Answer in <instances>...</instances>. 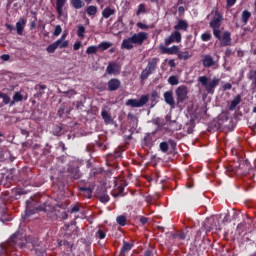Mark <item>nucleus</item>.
I'll list each match as a JSON object with an SVG mask.
<instances>
[{"label": "nucleus", "instance_id": "1", "mask_svg": "<svg viewBox=\"0 0 256 256\" xmlns=\"http://www.w3.org/2000/svg\"><path fill=\"white\" fill-rule=\"evenodd\" d=\"M25 245H27V238H25V235L21 232H15L10 236L8 241L5 242L4 244H1L0 247L6 253H9V251H15L17 247L23 249Z\"/></svg>", "mask_w": 256, "mask_h": 256}, {"label": "nucleus", "instance_id": "2", "mask_svg": "<svg viewBox=\"0 0 256 256\" xmlns=\"http://www.w3.org/2000/svg\"><path fill=\"white\" fill-rule=\"evenodd\" d=\"M149 34L147 32H139L137 34H133L131 37L124 39L121 44V49H127V51H131L133 49V45H143Z\"/></svg>", "mask_w": 256, "mask_h": 256}, {"label": "nucleus", "instance_id": "3", "mask_svg": "<svg viewBox=\"0 0 256 256\" xmlns=\"http://www.w3.org/2000/svg\"><path fill=\"white\" fill-rule=\"evenodd\" d=\"M198 82L205 89L208 95H213L215 93V89H217L219 83H221V79L217 77H213L211 79L207 76H200L198 77Z\"/></svg>", "mask_w": 256, "mask_h": 256}, {"label": "nucleus", "instance_id": "4", "mask_svg": "<svg viewBox=\"0 0 256 256\" xmlns=\"http://www.w3.org/2000/svg\"><path fill=\"white\" fill-rule=\"evenodd\" d=\"M57 171L60 177H65V173H67L71 179H81V171L78 166L68 165L67 169L58 167Z\"/></svg>", "mask_w": 256, "mask_h": 256}, {"label": "nucleus", "instance_id": "5", "mask_svg": "<svg viewBox=\"0 0 256 256\" xmlns=\"http://www.w3.org/2000/svg\"><path fill=\"white\" fill-rule=\"evenodd\" d=\"M157 63H159V58H152L148 62L146 68L140 74L141 81L149 79V75H152V73L157 70Z\"/></svg>", "mask_w": 256, "mask_h": 256}, {"label": "nucleus", "instance_id": "6", "mask_svg": "<svg viewBox=\"0 0 256 256\" xmlns=\"http://www.w3.org/2000/svg\"><path fill=\"white\" fill-rule=\"evenodd\" d=\"M35 201L34 200H27L26 201V215L31 216V215H35L36 211H44L45 213H47L48 209L47 207H43V206H38L35 207Z\"/></svg>", "mask_w": 256, "mask_h": 256}, {"label": "nucleus", "instance_id": "7", "mask_svg": "<svg viewBox=\"0 0 256 256\" xmlns=\"http://www.w3.org/2000/svg\"><path fill=\"white\" fill-rule=\"evenodd\" d=\"M147 103H149V96H147V95H142L139 100L128 99L126 101V105L128 107H134V108L135 107L136 108L143 107L144 105H147Z\"/></svg>", "mask_w": 256, "mask_h": 256}, {"label": "nucleus", "instance_id": "8", "mask_svg": "<svg viewBox=\"0 0 256 256\" xmlns=\"http://www.w3.org/2000/svg\"><path fill=\"white\" fill-rule=\"evenodd\" d=\"M175 94H176V99H177V103H183L184 101H187V99H189L188 95V91H187V86L185 85H181L179 86L176 90H175Z\"/></svg>", "mask_w": 256, "mask_h": 256}, {"label": "nucleus", "instance_id": "9", "mask_svg": "<svg viewBox=\"0 0 256 256\" xmlns=\"http://www.w3.org/2000/svg\"><path fill=\"white\" fill-rule=\"evenodd\" d=\"M221 21H223V15L219 11L215 12L214 17L211 19L209 25L211 29H221Z\"/></svg>", "mask_w": 256, "mask_h": 256}, {"label": "nucleus", "instance_id": "10", "mask_svg": "<svg viewBox=\"0 0 256 256\" xmlns=\"http://www.w3.org/2000/svg\"><path fill=\"white\" fill-rule=\"evenodd\" d=\"M181 39V32L174 31L168 38L165 39V45L169 46L171 43H181Z\"/></svg>", "mask_w": 256, "mask_h": 256}, {"label": "nucleus", "instance_id": "11", "mask_svg": "<svg viewBox=\"0 0 256 256\" xmlns=\"http://www.w3.org/2000/svg\"><path fill=\"white\" fill-rule=\"evenodd\" d=\"M202 65L206 69H209V68L215 66V59L213 58V56H211L209 54H204V55H202Z\"/></svg>", "mask_w": 256, "mask_h": 256}, {"label": "nucleus", "instance_id": "12", "mask_svg": "<svg viewBox=\"0 0 256 256\" xmlns=\"http://www.w3.org/2000/svg\"><path fill=\"white\" fill-rule=\"evenodd\" d=\"M121 67H119V64L117 62H109L107 68H106V73L108 75H115L116 73H120Z\"/></svg>", "mask_w": 256, "mask_h": 256}, {"label": "nucleus", "instance_id": "13", "mask_svg": "<svg viewBox=\"0 0 256 256\" xmlns=\"http://www.w3.org/2000/svg\"><path fill=\"white\" fill-rule=\"evenodd\" d=\"M160 51H161V53L166 54V55H178L179 54V46L173 45L170 48H167L165 46H160Z\"/></svg>", "mask_w": 256, "mask_h": 256}, {"label": "nucleus", "instance_id": "14", "mask_svg": "<svg viewBox=\"0 0 256 256\" xmlns=\"http://www.w3.org/2000/svg\"><path fill=\"white\" fill-rule=\"evenodd\" d=\"M0 99L3 100L2 103H0V107H5V105H9V107L15 106V101H12L7 93L0 92Z\"/></svg>", "mask_w": 256, "mask_h": 256}, {"label": "nucleus", "instance_id": "15", "mask_svg": "<svg viewBox=\"0 0 256 256\" xmlns=\"http://www.w3.org/2000/svg\"><path fill=\"white\" fill-rule=\"evenodd\" d=\"M121 87V80L112 78L108 81V91H117Z\"/></svg>", "mask_w": 256, "mask_h": 256}, {"label": "nucleus", "instance_id": "16", "mask_svg": "<svg viewBox=\"0 0 256 256\" xmlns=\"http://www.w3.org/2000/svg\"><path fill=\"white\" fill-rule=\"evenodd\" d=\"M221 47H229L231 45V32L225 31L221 37Z\"/></svg>", "mask_w": 256, "mask_h": 256}, {"label": "nucleus", "instance_id": "17", "mask_svg": "<svg viewBox=\"0 0 256 256\" xmlns=\"http://www.w3.org/2000/svg\"><path fill=\"white\" fill-rule=\"evenodd\" d=\"M163 97L167 105H170V107H175V98L173 97V91L164 92Z\"/></svg>", "mask_w": 256, "mask_h": 256}, {"label": "nucleus", "instance_id": "18", "mask_svg": "<svg viewBox=\"0 0 256 256\" xmlns=\"http://www.w3.org/2000/svg\"><path fill=\"white\" fill-rule=\"evenodd\" d=\"M189 29V23L187 20L180 19L177 24L174 26L175 31H187Z\"/></svg>", "mask_w": 256, "mask_h": 256}, {"label": "nucleus", "instance_id": "19", "mask_svg": "<svg viewBox=\"0 0 256 256\" xmlns=\"http://www.w3.org/2000/svg\"><path fill=\"white\" fill-rule=\"evenodd\" d=\"M26 25H27V20H25L24 18H20L19 21L16 22L17 35H23V31Z\"/></svg>", "mask_w": 256, "mask_h": 256}, {"label": "nucleus", "instance_id": "20", "mask_svg": "<svg viewBox=\"0 0 256 256\" xmlns=\"http://www.w3.org/2000/svg\"><path fill=\"white\" fill-rule=\"evenodd\" d=\"M173 239H181V241H185V239H187L189 241V239H191V236H189V231L184 230L182 232H179L177 234H173L172 235Z\"/></svg>", "mask_w": 256, "mask_h": 256}, {"label": "nucleus", "instance_id": "21", "mask_svg": "<svg viewBox=\"0 0 256 256\" xmlns=\"http://www.w3.org/2000/svg\"><path fill=\"white\" fill-rule=\"evenodd\" d=\"M125 187H127V184H120L118 188L114 191L112 194L113 197H125Z\"/></svg>", "mask_w": 256, "mask_h": 256}, {"label": "nucleus", "instance_id": "22", "mask_svg": "<svg viewBox=\"0 0 256 256\" xmlns=\"http://www.w3.org/2000/svg\"><path fill=\"white\" fill-rule=\"evenodd\" d=\"M65 3H67V0H56V11L59 17L63 15V8L65 7Z\"/></svg>", "mask_w": 256, "mask_h": 256}, {"label": "nucleus", "instance_id": "23", "mask_svg": "<svg viewBox=\"0 0 256 256\" xmlns=\"http://www.w3.org/2000/svg\"><path fill=\"white\" fill-rule=\"evenodd\" d=\"M101 117L106 125H110V123H113V118H111V114H109L107 110L101 111Z\"/></svg>", "mask_w": 256, "mask_h": 256}, {"label": "nucleus", "instance_id": "24", "mask_svg": "<svg viewBox=\"0 0 256 256\" xmlns=\"http://www.w3.org/2000/svg\"><path fill=\"white\" fill-rule=\"evenodd\" d=\"M131 249H133V244H131L127 241H123V245L120 250V255H125V253H129V251H131Z\"/></svg>", "mask_w": 256, "mask_h": 256}, {"label": "nucleus", "instance_id": "25", "mask_svg": "<svg viewBox=\"0 0 256 256\" xmlns=\"http://www.w3.org/2000/svg\"><path fill=\"white\" fill-rule=\"evenodd\" d=\"M70 5L74 9H83V7H85V2L83 0H70Z\"/></svg>", "mask_w": 256, "mask_h": 256}, {"label": "nucleus", "instance_id": "26", "mask_svg": "<svg viewBox=\"0 0 256 256\" xmlns=\"http://www.w3.org/2000/svg\"><path fill=\"white\" fill-rule=\"evenodd\" d=\"M143 145L145 147H153V136L151 134H146L144 136Z\"/></svg>", "mask_w": 256, "mask_h": 256}, {"label": "nucleus", "instance_id": "27", "mask_svg": "<svg viewBox=\"0 0 256 256\" xmlns=\"http://www.w3.org/2000/svg\"><path fill=\"white\" fill-rule=\"evenodd\" d=\"M192 55L189 54V51H179L178 52V59L180 61H188V59H191Z\"/></svg>", "mask_w": 256, "mask_h": 256}, {"label": "nucleus", "instance_id": "28", "mask_svg": "<svg viewBox=\"0 0 256 256\" xmlns=\"http://www.w3.org/2000/svg\"><path fill=\"white\" fill-rule=\"evenodd\" d=\"M111 15H115V9L107 7L102 11V17H104V19H109Z\"/></svg>", "mask_w": 256, "mask_h": 256}, {"label": "nucleus", "instance_id": "29", "mask_svg": "<svg viewBox=\"0 0 256 256\" xmlns=\"http://www.w3.org/2000/svg\"><path fill=\"white\" fill-rule=\"evenodd\" d=\"M239 103H241V96L240 95H237L232 101H231V104H230V111H235V109H237V105H239Z\"/></svg>", "mask_w": 256, "mask_h": 256}, {"label": "nucleus", "instance_id": "30", "mask_svg": "<svg viewBox=\"0 0 256 256\" xmlns=\"http://www.w3.org/2000/svg\"><path fill=\"white\" fill-rule=\"evenodd\" d=\"M249 19H251V12H249L248 10H244L241 16L242 23L244 25H247V23H249Z\"/></svg>", "mask_w": 256, "mask_h": 256}, {"label": "nucleus", "instance_id": "31", "mask_svg": "<svg viewBox=\"0 0 256 256\" xmlns=\"http://www.w3.org/2000/svg\"><path fill=\"white\" fill-rule=\"evenodd\" d=\"M54 43L56 44L58 49H65V48L69 47V41H67V40L58 39Z\"/></svg>", "mask_w": 256, "mask_h": 256}, {"label": "nucleus", "instance_id": "32", "mask_svg": "<svg viewBox=\"0 0 256 256\" xmlns=\"http://www.w3.org/2000/svg\"><path fill=\"white\" fill-rule=\"evenodd\" d=\"M113 43L111 42H107V41H103L98 45V49L103 52V51H107V49H109L110 47H112Z\"/></svg>", "mask_w": 256, "mask_h": 256}, {"label": "nucleus", "instance_id": "33", "mask_svg": "<svg viewBox=\"0 0 256 256\" xmlns=\"http://www.w3.org/2000/svg\"><path fill=\"white\" fill-rule=\"evenodd\" d=\"M248 79L250 81H252L251 86H255L256 87V70H250L248 75H247Z\"/></svg>", "mask_w": 256, "mask_h": 256}, {"label": "nucleus", "instance_id": "34", "mask_svg": "<svg viewBox=\"0 0 256 256\" xmlns=\"http://www.w3.org/2000/svg\"><path fill=\"white\" fill-rule=\"evenodd\" d=\"M86 13H87V15H89V17H93V16L97 15V6H93V5L88 6L86 8Z\"/></svg>", "mask_w": 256, "mask_h": 256}, {"label": "nucleus", "instance_id": "35", "mask_svg": "<svg viewBox=\"0 0 256 256\" xmlns=\"http://www.w3.org/2000/svg\"><path fill=\"white\" fill-rule=\"evenodd\" d=\"M116 223L120 225V227H125L127 225V217L120 215L116 218Z\"/></svg>", "mask_w": 256, "mask_h": 256}, {"label": "nucleus", "instance_id": "36", "mask_svg": "<svg viewBox=\"0 0 256 256\" xmlns=\"http://www.w3.org/2000/svg\"><path fill=\"white\" fill-rule=\"evenodd\" d=\"M98 51H99V47L92 45L86 49V55H95L97 54Z\"/></svg>", "mask_w": 256, "mask_h": 256}, {"label": "nucleus", "instance_id": "37", "mask_svg": "<svg viewBox=\"0 0 256 256\" xmlns=\"http://www.w3.org/2000/svg\"><path fill=\"white\" fill-rule=\"evenodd\" d=\"M159 149H160L161 153H169V143L161 142L159 144Z\"/></svg>", "mask_w": 256, "mask_h": 256}, {"label": "nucleus", "instance_id": "38", "mask_svg": "<svg viewBox=\"0 0 256 256\" xmlns=\"http://www.w3.org/2000/svg\"><path fill=\"white\" fill-rule=\"evenodd\" d=\"M212 38L213 36L209 31L202 33L200 36L201 41H204V42L211 41Z\"/></svg>", "mask_w": 256, "mask_h": 256}, {"label": "nucleus", "instance_id": "39", "mask_svg": "<svg viewBox=\"0 0 256 256\" xmlns=\"http://www.w3.org/2000/svg\"><path fill=\"white\" fill-rule=\"evenodd\" d=\"M12 101H14V105L15 103H21L23 101V94L21 92H15Z\"/></svg>", "mask_w": 256, "mask_h": 256}, {"label": "nucleus", "instance_id": "40", "mask_svg": "<svg viewBox=\"0 0 256 256\" xmlns=\"http://www.w3.org/2000/svg\"><path fill=\"white\" fill-rule=\"evenodd\" d=\"M237 171H238V168L235 166L230 165V166L226 167V173H227V175H229V177H231L232 175H235V173H237Z\"/></svg>", "mask_w": 256, "mask_h": 256}, {"label": "nucleus", "instance_id": "41", "mask_svg": "<svg viewBox=\"0 0 256 256\" xmlns=\"http://www.w3.org/2000/svg\"><path fill=\"white\" fill-rule=\"evenodd\" d=\"M169 126L171 127L172 131H179L181 129V124H178L175 120H171L169 122Z\"/></svg>", "mask_w": 256, "mask_h": 256}, {"label": "nucleus", "instance_id": "42", "mask_svg": "<svg viewBox=\"0 0 256 256\" xmlns=\"http://www.w3.org/2000/svg\"><path fill=\"white\" fill-rule=\"evenodd\" d=\"M77 35L80 39H85V26H78Z\"/></svg>", "mask_w": 256, "mask_h": 256}, {"label": "nucleus", "instance_id": "43", "mask_svg": "<svg viewBox=\"0 0 256 256\" xmlns=\"http://www.w3.org/2000/svg\"><path fill=\"white\" fill-rule=\"evenodd\" d=\"M58 47L57 44H55V42H53L52 44L48 45V47L46 48L47 53H54L55 51H57Z\"/></svg>", "mask_w": 256, "mask_h": 256}, {"label": "nucleus", "instance_id": "44", "mask_svg": "<svg viewBox=\"0 0 256 256\" xmlns=\"http://www.w3.org/2000/svg\"><path fill=\"white\" fill-rule=\"evenodd\" d=\"M168 83L170 85H179V78H177V76H170L168 78Z\"/></svg>", "mask_w": 256, "mask_h": 256}, {"label": "nucleus", "instance_id": "45", "mask_svg": "<svg viewBox=\"0 0 256 256\" xmlns=\"http://www.w3.org/2000/svg\"><path fill=\"white\" fill-rule=\"evenodd\" d=\"M213 35L218 41H221V29L220 28H212Z\"/></svg>", "mask_w": 256, "mask_h": 256}, {"label": "nucleus", "instance_id": "46", "mask_svg": "<svg viewBox=\"0 0 256 256\" xmlns=\"http://www.w3.org/2000/svg\"><path fill=\"white\" fill-rule=\"evenodd\" d=\"M141 13H147V9L145 8V4H139L138 10L136 11V15H141Z\"/></svg>", "mask_w": 256, "mask_h": 256}, {"label": "nucleus", "instance_id": "47", "mask_svg": "<svg viewBox=\"0 0 256 256\" xmlns=\"http://www.w3.org/2000/svg\"><path fill=\"white\" fill-rule=\"evenodd\" d=\"M63 29L61 28V25H56L55 29H54V37H59V35H61Z\"/></svg>", "mask_w": 256, "mask_h": 256}, {"label": "nucleus", "instance_id": "48", "mask_svg": "<svg viewBox=\"0 0 256 256\" xmlns=\"http://www.w3.org/2000/svg\"><path fill=\"white\" fill-rule=\"evenodd\" d=\"M96 237L98 239H105V237H107V234L105 233V231H103L102 229H99L97 232H96Z\"/></svg>", "mask_w": 256, "mask_h": 256}, {"label": "nucleus", "instance_id": "49", "mask_svg": "<svg viewBox=\"0 0 256 256\" xmlns=\"http://www.w3.org/2000/svg\"><path fill=\"white\" fill-rule=\"evenodd\" d=\"M80 191L87 193L89 197H91V194L93 193V190H91L89 187H81Z\"/></svg>", "mask_w": 256, "mask_h": 256}, {"label": "nucleus", "instance_id": "50", "mask_svg": "<svg viewBox=\"0 0 256 256\" xmlns=\"http://www.w3.org/2000/svg\"><path fill=\"white\" fill-rule=\"evenodd\" d=\"M110 197H109V195H102L101 197H100V202L101 203H109V201H110Z\"/></svg>", "mask_w": 256, "mask_h": 256}, {"label": "nucleus", "instance_id": "51", "mask_svg": "<svg viewBox=\"0 0 256 256\" xmlns=\"http://www.w3.org/2000/svg\"><path fill=\"white\" fill-rule=\"evenodd\" d=\"M144 256H155V249L151 248L144 252Z\"/></svg>", "mask_w": 256, "mask_h": 256}, {"label": "nucleus", "instance_id": "52", "mask_svg": "<svg viewBox=\"0 0 256 256\" xmlns=\"http://www.w3.org/2000/svg\"><path fill=\"white\" fill-rule=\"evenodd\" d=\"M80 208L78 204H75L74 206L71 207V209L69 210L70 213H79Z\"/></svg>", "mask_w": 256, "mask_h": 256}, {"label": "nucleus", "instance_id": "53", "mask_svg": "<svg viewBox=\"0 0 256 256\" xmlns=\"http://www.w3.org/2000/svg\"><path fill=\"white\" fill-rule=\"evenodd\" d=\"M223 91H231L233 89V85L231 83H226L222 87Z\"/></svg>", "mask_w": 256, "mask_h": 256}, {"label": "nucleus", "instance_id": "54", "mask_svg": "<svg viewBox=\"0 0 256 256\" xmlns=\"http://www.w3.org/2000/svg\"><path fill=\"white\" fill-rule=\"evenodd\" d=\"M140 223H141V225H147V223H149V218H147L145 216H141Z\"/></svg>", "mask_w": 256, "mask_h": 256}, {"label": "nucleus", "instance_id": "55", "mask_svg": "<svg viewBox=\"0 0 256 256\" xmlns=\"http://www.w3.org/2000/svg\"><path fill=\"white\" fill-rule=\"evenodd\" d=\"M170 145V147L172 148V149H175L176 147H177V142H175V140H173V139H169L168 140V146Z\"/></svg>", "mask_w": 256, "mask_h": 256}, {"label": "nucleus", "instance_id": "56", "mask_svg": "<svg viewBox=\"0 0 256 256\" xmlns=\"http://www.w3.org/2000/svg\"><path fill=\"white\" fill-rule=\"evenodd\" d=\"M137 27H139V29H144V30L149 29V25L143 24L142 22H138Z\"/></svg>", "mask_w": 256, "mask_h": 256}, {"label": "nucleus", "instance_id": "57", "mask_svg": "<svg viewBox=\"0 0 256 256\" xmlns=\"http://www.w3.org/2000/svg\"><path fill=\"white\" fill-rule=\"evenodd\" d=\"M73 49H74V51H79V49H81V41H77V42L73 45Z\"/></svg>", "mask_w": 256, "mask_h": 256}, {"label": "nucleus", "instance_id": "58", "mask_svg": "<svg viewBox=\"0 0 256 256\" xmlns=\"http://www.w3.org/2000/svg\"><path fill=\"white\" fill-rule=\"evenodd\" d=\"M63 245H64V247H68V249H70V251H71V249H73V244H71V242H69L67 240H64Z\"/></svg>", "mask_w": 256, "mask_h": 256}, {"label": "nucleus", "instance_id": "59", "mask_svg": "<svg viewBox=\"0 0 256 256\" xmlns=\"http://www.w3.org/2000/svg\"><path fill=\"white\" fill-rule=\"evenodd\" d=\"M0 59H2V61H9L11 56L9 54H3L0 56Z\"/></svg>", "mask_w": 256, "mask_h": 256}, {"label": "nucleus", "instance_id": "60", "mask_svg": "<svg viewBox=\"0 0 256 256\" xmlns=\"http://www.w3.org/2000/svg\"><path fill=\"white\" fill-rule=\"evenodd\" d=\"M235 3H237V0H227V7L231 8Z\"/></svg>", "mask_w": 256, "mask_h": 256}, {"label": "nucleus", "instance_id": "61", "mask_svg": "<svg viewBox=\"0 0 256 256\" xmlns=\"http://www.w3.org/2000/svg\"><path fill=\"white\" fill-rule=\"evenodd\" d=\"M83 107H85V105L83 104L82 101H77L76 102V109H83Z\"/></svg>", "mask_w": 256, "mask_h": 256}, {"label": "nucleus", "instance_id": "62", "mask_svg": "<svg viewBox=\"0 0 256 256\" xmlns=\"http://www.w3.org/2000/svg\"><path fill=\"white\" fill-rule=\"evenodd\" d=\"M168 65H169V67H172V68L177 67V64H175V60L174 59H170L168 61Z\"/></svg>", "mask_w": 256, "mask_h": 256}, {"label": "nucleus", "instance_id": "63", "mask_svg": "<svg viewBox=\"0 0 256 256\" xmlns=\"http://www.w3.org/2000/svg\"><path fill=\"white\" fill-rule=\"evenodd\" d=\"M37 27V18L30 22V29H35Z\"/></svg>", "mask_w": 256, "mask_h": 256}, {"label": "nucleus", "instance_id": "64", "mask_svg": "<svg viewBox=\"0 0 256 256\" xmlns=\"http://www.w3.org/2000/svg\"><path fill=\"white\" fill-rule=\"evenodd\" d=\"M64 114H65V107H60L58 110V115L60 117H63Z\"/></svg>", "mask_w": 256, "mask_h": 256}]
</instances>
